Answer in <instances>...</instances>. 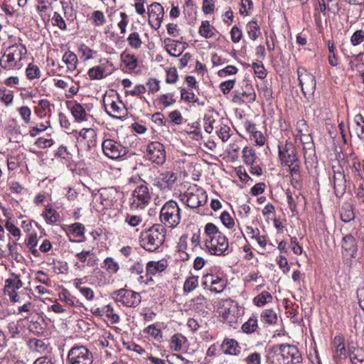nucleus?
Listing matches in <instances>:
<instances>
[{
    "label": "nucleus",
    "mask_w": 364,
    "mask_h": 364,
    "mask_svg": "<svg viewBox=\"0 0 364 364\" xmlns=\"http://www.w3.org/2000/svg\"><path fill=\"white\" fill-rule=\"evenodd\" d=\"M364 41V31L363 30L355 31L351 38L350 43L353 46H355L360 44Z\"/></svg>",
    "instance_id": "obj_51"
},
{
    "label": "nucleus",
    "mask_w": 364,
    "mask_h": 364,
    "mask_svg": "<svg viewBox=\"0 0 364 364\" xmlns=\"http://www.w3.org/2000/svg\"><path fill=\"white\" fill-rule=\"evenodd\" d=\"M298 80L304 95L313 94L316 90V78L305 68H299L297 70Z\"/></svg>",
    "instance_id": "obj_9"
},
{
    "label": "nucleus",
    "mask_w": 364,
    "mask_h": 364,
    "mask_svg": "<svg viewBox=\"0 0 364 364\" xmlns=\"http://www.w3.org/2000/svg\"><path fill=\"white\" fill-rule=\"evenodd\" d=\"M45 220L48 223L53 224L58 221L59 215L55 210L52 208H46V211L43 214Z\"/></svg>",
    "instance_id": "obj_46"
},
{
    "label": "nucleus",
    "mask_w": 364,
    "mask_h": 364,
    "mask_svg": "<svg viewBox=\"0 0 364 364\" xmlns=\"http://www.w3.org/2000/svg\"><path fill=\"white\" fill-rule=\"evenodd\" d=\"M333 346L335 347V354L333 358L336 361L342 358H346V350L344 345V339L341 336H336L333 341Z\"/></svg>",
    "instance_id": "obj_21"
},
{
    "label": "nucleus",
    "mask_w": 364,
    "mask_h": 364,
    "mask_svg": "<svg viewBox=\"0 0 364 364\" xmlns=\"http://www.w3.org/2000/svg\"><path fill=\"white\" fill-rule=\"evenodd\" d=\"M206 239L205 245L211 255L220 256L229 253L228 240L212 223H208L205 226Z\"/></svg>",
    "instance_id": "obj_2"
},
{
    "label": "nucleus",
    "mask_w": 364,
    "mask_h": 364,
    "mask_svg": "<svg viewBox=\"0 0 364 364\" xmlns=\"http://www.w3.org/2000/svg\"><path fill=\"white\" fill-rule=\"evenodd\" d=\"M18 111L23 122L28 124L30 122V117L31 114V111L29 107L23 106L19 107Z\"/></svg>",
    "instance_id": "obj_63"
},
{
    "label": "nucleus",
    "mask_w": 364,
    "mask_h": 364,
    "mask_svg": "<svg viewBox=\"0 0 364 364\" xmlns=\"http://www.w3.org/2000/svg\"><path fill=\"white\" fill-rule=\"evenodd\" d=\"M204 120V129L208 133L211 134L215 128V120L212 115L205 114L203 118Z\"/></svg>",
    "instance_id": "obj_48"
},
{
    "label": "nucleus",
    "mask_w": 364,
    "mask_h": 364,
    "mask_svg": "<svg viewBox=\"0 0 364 364\" xmlns=\"http://www.w3.org/2000/svg\"><path fill=\"white\" fill-rule=\"evenodd\" d=\"M181 99L187 102H198V97L191 90H187L185 88L181 90Z\"/></svg>",
    "instance_id": "obj_47"
},
{
    "label": "nucleus",
    "mask_w": 364,
    "mask_h": 364,
    "mask_svg": "<svg viewBox=\"0 0 364 364\" xmlns=\"http://www.w3.org/2000/svg\"><path fill=\"white\" fill-rule=\"evenodd\" d=\"M253 8V2L252 0H241V8L240 13L241 15L247 16Z\"/></svg>",
    "instance_id": "obj_53"
},
{
    "label": "nucleus",
    "mask_w": 364,
    "mask_h": 364,
    "mask_svg": "<svg viewBox=\"0 0 364 364\" xmlns=\"http://www.w3.org/2000/svg\"><path fill=\"white\" fill-rule=\"evenodd\" d=\"M272 299V296L268 291H264L253 299V303L257 306H263L268 302H270Z\"/></svg>",
    "instance_id": "obj_35"
},
{
    "label": "nucleus",
    "mask_w": 364,
    "mask_h": 364,
    "mask_svg": "<svg viewBox=\"0 0 364 364\" xmlns=\"http://www.w3.org/2000/svg\"><path fill=\"white\" fill-rule=\"evenodd\" d=\"M342 252L345 256L355 258L357 255V241L352 234H346L342 239Z\"/></svg>",
    "instance_id": "obj_19"
},
{
    "label": "nucleus",
    "mask_w": 364,
    "mask_h": 364,
    "mask_svg": "<svg viewBox=\"0 0 364 364\" xmlns=\"http://www.w3.org/2000/svg\"><path fill=\"white\" fill-rule=\"evenodd\" d=\"M71 113L77 121L87 120V114L85 109L79 104H75L71 108Z\"/></svg>",
    "instance_id": "obj_32"
},
{
    "label": "nucleus",
    "mask_w": 364,
    "mask_h": 364,
    "mask_svg": "<svg viewBox=\"0 0 364 364\" xmlns=\"http://www.w3.org/2000/svg\"><path fill=\"white\" fill-rule=\"evenodd\" d=\"M181 200L190 208L195 209L204 205L208 199L206 192L197 185L191 186L180 195Z\"/></svg>",
    "instance_id": "obj_5"
},
{
    "label": "nucleus",
    "mask_w": 364,
    "mask_h": 364,
    "mask_svg": "<svg viewBox=\"0 0 364 364\" xmlns=\"http://www.w3.org/2000/svg\"><path fill=\"white\" fill-rule=\"evenodd\" d=\"M26 73L28 79H38L41 77V70L39 68L33 63H29L26 69Z\"/></svg>",
    "instance_id": "obj_40"
},
{
    "label": "nucleus",
    "mask_w": 364,
    "mask_h": 364,
    "mask_svg": "<svg viewBox=\"0 0 364 364\" xmlns=\"http://www.w3.org/2000/svg\"><path fill=\"white\" fill-rule=\"evenodd\" d=\"M146 88H148L149 93H155L160 89V81L156 78L149 79L146 83Z\"/></svg>",
    "instance_id": "obj_50"
},
{
    "label": "nucleus",
    "mask_w": 364,
    "mask_h": 364,
    "mask_svg": "<svg viewBox=\"0 0 364 364\" xmlns=\"http://www.w3.org/2000/svg\"><path fill=\"white\" fill-rule=\"evenodd\" d=\"M333 182L335 194L336 196H342L345 193L346 190V176L341 167H338V169L336 170L335 167L333 166Z\"/></svg>",
    "instance_id": "obj_18"
},
{
    "label": "nucleus",
    "mask_w": 364,
    "mask_h": 364,
    "mask_svg": "<svg viewBox=\"0 0 364 364\" xmlns=\"http://www.w3.org/2000/svg\"><path fill=\"white\" fill-rule=\"evenodd\" d=\"M173 97L172 93L163 94L159 97V100L165 107H167L176 102Z\"/></svg>",
    "instance_id": "obj_55"
},
{
    "label": "nucleus",
    "mask_w": 364,
    "mask_h": 364,
    "mask_svg": "<svg viewBox=\"0 0 364 364\" xmlns=\"http://www.w3.org/2000/svg\"><path fill=\"white\" fill-rule=\"evenodd\" d=\"M237 304L231 299L223 301L219 307V312L222 315L223 320L230 324L237 321Z\"/></svg>",
    "instance_id": "obj_13"
},
{
    "label": "nucleus",
    "mask_w": 364,
    "mask_h": 364,
    "mask_svg": "<svg viewBox=\"0 0 364 364\" xmlns=\"http://www.w3.org/2000/svg\"><path fill=\"white\" fill-rule=\"evenodd\" d=\"M214 30L215 28L210 26L208 21H203L200 26L199 27L198 33L205 38H210L215 36Z\"/></svg>",
    "instance_id": "obj_28"
},
{
    "label": "nucleus",
    "mask_w": 364,
    "mask_h": 364,
    "mask_svg": "<svg viewBox=\"0 0 364 364\" xmlns=\"http://www.w3.org/2000/svg\"><path fill=\"white\" fill-rule=\"evenodd\" d=\"M252 68L254 69L255 73L257 75L258 77L263 79L266 77L267 73L263 64L260 63H253Z\"/></svg>",
    "instance_id": "obj_57"
},
{
    "label": "nucleus",
    "mask_w": 364,
    "mask_h": 364,
    "mask_svg": "<svg viewBox=\"0 0 364 364\" xmlns=\"http://www.w3.org/2000/svg\"><path fill=\"white\" fill-rule=\"evenodd\" d=\"M27 49L21 43H16L7 47L0 59V66L5 70H20L23 66Z\"/></svg>",
    "instance_id": "obj_3"
},
{
    "label": "nucleus",
    "mask_w": 364,
    "mask_h": 364,
    "mask_svg": "<svg viewBox=\"0 0 364 364\" xmlns=\"http://www.w3.org/2000/svg\"><path fill=\"white\" fill-rule=\"evenodd\" d=\"M63 61L67 65L69 70H73L76 68L77 58L75 53L70 51L66 52L63 55Z\"/></svg>",
    "instance_id": "obj_38"
},
{
    "label": "nucleus",
    "mask_w": 364,
    "mask_h": 364,
    "mask_svg": "<svg viewBox=\"0 0 364 364\" xmlns=\"http://www.w3.org/2000/svg\"><path fill=\"white\" fill-rule=\"evenodd\" d=\"M238 72V69L234 65H228L225 68L218 72V76L225 77L228 75H235Z\"/></svg>",
    "instance_id": "obj_54"
},
{
    "label": "nucleus",
    "mask_w": 364,
    "mask_h": 364,
    "mask_svg": "<svg viewBox=\"0 0 364 364\" xmlns=\"http://www.w3.org/2000/svg\"><path fill=\"white\" fill-rule=\"evenodd\" d=\"M242 158L247 165H253L257 159L254 150L249 146H245L242 150Z\"/></svg>",
    "instance_id": "obj_37"
},
{
    "label": "nucleus",
    "mask_w": 364,
    "mask_h": 364,
    "mask_svg": "<svg viewBox=\"0 0 364 364\" xmlns=\"http://www.w3.org/2000/svg\"><path fill=\"white\" fill-rule=\"evenodd\" d=\"M220 218V220L223 223V224L224 225H225L227 228H231L234 226V224H235L234 220L232 219V218L230 215V214L228 212L224 211L221 214Z\"/></svg>",
    "instance_id": "obj_59"
},
{
    "label": "nucleus",
    "mask_w": 364,
    "mask_h": 364,
    "mask_svg": "<svg viewBox=\"0 0 364 364\" xmlns=\"http://www.w3.org/2000/svg\"><path fill=\"white\" fill-rule=\"evenodd\" d=\"M6 229L14 237L17 238V240L20 239L21 236L20 229L16 227L14 223L6 221L4 225Z\"/></svg>",
    "instance_id": "obj_52"
},
{
    "label": "nucleus",
    "mask_w": 364,
    "mask_h": 364,
    "mask_svg": "<svg viewBox=\"0 0 364 364\" xmlns=\"http://www.w3.org/2000/svg\"><path fill=\"white\" fill-rule=\"evenodd\" d=\"M198 287V277L191 275L186 278L183 284V291L185 294H189Z\"/></svg>",
    "instance_id": "obj_31"
},
{
    "label": "nucleus",
    "mask_w": 364,
    "mask_h": 364,
    "mask_svg": "<svg viewBox=\"0 0 364 364\" xmlns=\"http://www.w3.org/2000/svg\"><path fill=\"white\" fill-rule=\"evenodd\" d=\"M121 60L126 68L129 70H133L137 67L138 60L136 57L133 54L123 52L121 54Z\"/></svg>",
    "instance_id": "obj_27"
},
{
    "label": "nucleus",
    "mask_w": 364,
    "mask_h": 364,
    "mask_svg": "<svg viewBox=\"0 0 364 364\" xmlns=\"http://www.w3.org/2000/svg\"><path fill=\"white\" fill-rule=\"evenodd\" d=\"M222 348L225 353L230 355H237L240 351L237 342L234 339H225L223 342Z\"/></svg>",
    "instance_id": "obj_24"
},
{
    "label": "nucleus",
    "mask_w": 364,
    "mask_h": 364,
    "mask_svg": "<svg viewBox=\"0 0 364 364\" xmlns=\"http://www.w3.org/2000/svg\"><path fill=\"white\" fill-rule=\"evenodd\" d=\"M127 41L129 45L134 49L139 48L142 44L139 34L136 32L130 33L127 38Z\"/></svg>",
    "instance_id": "obj_44"
},
{
    "label": "nucleus",
    "mask_w": 364,
    "mask_h": 364,
    "mask_svg": "<svg viewBox=\"0 0 364 364\" xmlns=\"http://www.w3.org/2000/svg\"><path fill=\"white\" fill-rule=\"evenodd\" d=\"M352 364H364V352L361 349H357L350 353Z\"/></svg>",
    "instance_id": "obj_45"
},
{
    "label": "nucleus",
    "mask_w": 364,
    "mask_h": 364,
    "mask_svg": "<svg viewBox=\"0 0 364 364\" xmlns=\"http://www.w3.org/2000/svg\"><path fill=\"white\" fill-rule=\"evenodd\" d=\"M186 341V337L181 333H176L173 335L170 339V348L173 351L180 352Z\"/></svg>",
    "instance_id": "obj_25"
},
{
    "label": "nucleus",
    "mask_w": 364,
    "mask_h": 364,
    "mask_svg": "<svg viewBox=\"0 0 364 364\" xmlns=\"http://www.w3.org/2000/svg\"><path fill=\"white\" fill-rule=\"evenodd\" d=\"M247 28L249 38L252 41L256 40L259 33V27L257 22L255 21H251L248 23Z\"/></svg>",
    "instance_id": "obj_41"
},
{
    "label": "nucleus",
    "mask_w": 364,
    "mask_h": 364,
    "mask_svg": "<svg viewBox=\"0 0 364 364\" xmlns=\"http://www.w3.org/2000/svg\"><path fill=\"white\" fill-rule=\"evenodd\" d=\"M355 218V214L350 205L343 207L341 212V219L345 223H348Z\"/></svg>",
    "instance_id": "obj_42"
},
{
    "label": "nucleus",
    "mask_w": 364,
    "mask_h": 364,
    "mask_svg": "<svg viewBox=\"0 0 364 364\" xmlns=\"http://www.w3.org/2000/svg\"><path fill=\"white\" fill-rule=\"evenodd\" d=\"M53 24L54 26H58L61 30L66 29V23L63 20V17L57 12H54L53 16L52 17Z\"/></svg>",
    "instance_id": "obj_56"
},
{
    "label": "nucleus",
    "mask_w": 364,
    "mask_h": 364,
    "mask_svg": "<svg viewBox=\"0 0 364 364\" xmlns=\"http://www.w3.org/2000/svg\"><path fill=\"white\" fill-rule=\"evenodd\" d=\"M178 80V73L175 68H171L166 71V82L169 84H173L176 82Z\"/></svg>",
    "instance_id": "obj_61"
},
{
    "label": "nucleus",
    "mask_w": 364,
    "mask_h": 364,
    "mask_svg": "<svg viewBox=\"0 0 364 364\" xmlns=\"http://www.w3.org/2000/svg\"><path fill=\"white\" fill-rule=\"evenodd\" d=\"M5 287H4V293L6 294V291H11V290L16 291V289H19L22 287L23 284L21 280L18 277H15L14 279H8L5 281Z\"/></svg>",
    "instance_id": "obj_34"
},
{
    "label": "nucleus",
    "mask_w": 364,
    "mask_h": 364,
    "mask_svg": "<svg viewBox=\"0 0 364 364\" xmlns=\"http://www.w3.org/2000/svg\"><path fill=\"white\" fill-rule=\"evenodd\" d=\"M112 298L127 306H136L141 302L139 294L132 290L121 289L112 293Z\"/></svg>",
    "instance_id": "obj_7"
},
{
    "label": "nucleus",
    "mask_w": 364,
    "mask_h": 364,
    "mask_svg": "<svg viewBox=\"0 0 364 364\" xmlns=\"http://www.w3.org/2000/svg\"><path fill=\"white\" fill-rule=\"evenodd\" d=\"M225 287V282L221 278L213 274V279L210 280V291L220 293Z\"/></svg>",
    "instance_id": "obj_36"
},
{
    "label": "nucleus",
    "mask_w": 364,
    "mask_h": 364,
    "mask_svg": "<svg viewBox=\"0 0 364 364\" xmlns=\"http://www.w3.org/2000/svg\"><path fill=\"white\" fill-rule=\"evenodd\" d=\"M279 158L282 166H291L297 162L296 148L293 144L286 142L284 145H279Z\"/></svg>",
    "instance_id": "obj_12"
},
{
    "label": "nucleus",
    "mask_w": 364,
    "mask_h": 364,
    "mask_svg": "<svg viewBox=\"0 0 364 364\" xmlns=\"http://www.w3.org/2000/svg\"><path fill=\"white\" fill-rule=\"evenodd\" d=\"M262 323L267 324H274L277 321V315L272 309H265L260 315Z\"/></svg>",
    "instance_id": "obj_29"
},
{
    "label": "nucleus",
    "mask_w": 364,
    "mask_h": 364,
    "mask_svg": "<svg viewBox=\"0 0 364 364\" xmlns=\"http://www.w3.org/2000/svg\"><path fill=\"white\" fill-rule=\"evenodd\" d=\"M161 222L168 228H175L181 222V210L178 203L170 200L162 207L160 212Z\"/></svg>",
    "instance_id": "obj_6"
},
{
    "label": "nucleus",
    "mask_w": 364,
    "mask_h": 364,
    "mask_svg": "<svg viewBox=\"0 0 364 364\" xmlns=\"http://www.w3.org/2000/svg\"><path fill=\"white\" fill-rule=\"evenodd\" d=\"M258 328L257 318L255 316H252L242 326V329L246 333H252L255 332Z\"/></svg>",
    "instance_id": "obj_33"
},
{
    "label": "nucleus",
    "mask_w": 364,
    "mask_h": 364,
    "mask_svg": "<svg viewBox=\"0 0 364 364\" xmlns=\"http://www.w3.org/2000/svg\"><path fill=\"white\" fill-rule=\"evenodd\" d=\"M149 179L153 183V185L157 186L161 190L170 189L174 184L177 179L176 173L172 171H163L159 174L155 178Z\"/></svg>",
    "instance_id": "obj_14"
},
{
    "label": "nucleus",
    "mask_w": 364,
    "mask_h": 364,
    "mask_svg": "<svg viewBox=\"0 0 364 364\" xmlns=\"http://www.w3.org/2000/svg\"><path fill=\"white\" fill-rule=\"evenodd\" d=\"M108 282L107 275L104 272L100 269H95L94 274L92 276V283L95 285L102 287L105 285Z\"/></svg>",
    "instance_id": "obj_39"
},
{
    "label": "nucleus",
    "mask_w": 364,
    "mask_h": 364,
    "mask_svg": "<svg viewBox=\"0 0 364 364\" xmlns=\"http://www.w3.org/2000/svg\"><path fill=\"white\" fill-rule=\"evenodd\" d=\"M79 56L80 59L87 60L91 58V49L82 44L79 48Z\"/></svg>",
    "instance_id": "obj_62"
},
{
    "label": "nucleus",
    "mask_w": 364,
    "mask_h": 364,
    "mask_svg": "<svg viewBox=\"0 0 364 364\" xmlns=\"http://www.w3.org/2000/svg\"><path fill=\"white\" fill-rule=\"evenodd\" d=\"M267 359L272 364H303V358L297 347L287 343L274 345L270 348Z\"/></svg>",
    "instance_id": "obj_1"
},
{
    "label": "nucleus",
    "mask_w": 364,
    "mask_h": 364,
    "mask_svg": "<svg viewBox=\"0 0 364 364\" xmlns=\"http://www.w3.org/2000/svg\"><path fill=\"white\" fill-rule=\"evenodd\" d=\"M103 314L105 315L112 323L119 322V316L114 313L113 308L110 305H106L102 309Z\"/></svg>",
    "instance_id": "obj_43"
},
{
    "label": "nucleus",
    "mask_w": 364,
    "mask_h": 364,
    "mask_svg": "<svg viewBox=\"0 0 364 364\" xmlns=\"http://www.w3.org/2000/svg\"><path fill=\"white\" fill-rule=\"evenodd\" d=\"M33 364H55V360L50 355H45L37 358Z\"/></svg>",
    "instance_id": "obj_64"
},
{
    "label": "nucleus",
    "mask_w": 364,
    "mask_h": 364,
    "mask_svg": "<svg viewBox=\"0 0 364 364\" xmlns=\"http://www.w3.org/2000/svg\"><path fill=\"white\" fill-rule=\"evenodd\" d=\"M104 154L110 159H116L124 156L127 148L113 139H106L102 144Z\"/></svg>",
    "instance_id": "obj_10"
},
{
    "label": "nucleus",
    "mask_w": 364,
    "mask_h": 364,
    "mask_svg": "<svg viewBox=\"0 0 364 364\" xmlns=\"http://www.w3.org/2000/svg\"><path fill=\"white\" fill-rule=\"evenodd\" d=\"M168 267V262L166 259H161L159 261H149L146 267V284L153 282L152 276H155L164 272Z\"/></svg>",
    "instance_id": "obj_17"
},
{
    "label": "nucleus",
    "mask_w": 364,
    "mask_h": 364,
    "mask_svg": "<svg viewBox=\"0 0 364 364\" xmlns=\"http://www.w3.org/2000/svg\"><path fill=\"white\" fill-rule=\"evenodd\" d=\"M147 13L149 24L155 29H158L161 26L164 18L163 6L160 4L154 2L148 7Z\"/></svg>",
    "instance_id": "obj_16"
},
{
    "label": "nucleus",
    "mask_w": 364,
    "mask_h": 364,
    "mask_svg": "<svg viewBox=\"0 0 364 364\" xmlns=\"http://www.w3.org/2000/svg\"><path fill=\"white\" fill-rule=\"evenodd\" d=\"M92 22L96 26H101L106 23V18L103 12L95 11L92 13Z\"/></svg>",
    "instance_id": "obj_49"
},
{
    "label": "nucleus",
    "mask_w": 364,
    "mask_h": 364,
    "mask_svg": "<svg viewBox=\"0 0 364 364\" xmlns=\"http://www.w3.org/2000/svg\"><path fill=\"white\" fill-rule=\"evenodd\" d=\"M146 157L156 164L162 165L166 161L164 146L159 141L149 143L146 146Z\"/></svg>",
    "instance_id": "obj_8"
},
{
    "label": "nucleus",
    "mask_w": 364,
    "mask_h": 364,
    "mask_svg": "<svg viewBox=\"0 0 364 364\" xmlns=\"http://www.w3.org/2000/svg\"><path fill=\"white\" fill-rule=\"evenodd\" d=\"M240 92L242 97H244L243 103H251L256 99L255 90L252 85L247 82H243V85L240 89Z\"/></svg>",
    "instance_id": "obj_23"
},
{
    "label": "nucleus",
    "mask_w": 364,
    "mask_h": 364,
    "mask_svg": "<svg viewBox=\"0 0 364 364\" xmlns=\"http://www.w3.org/2000/svg\"><path fill=\"white\" fill-rule=\"evenodd\" d=\"M68 360L70 364H91L89 350L85 346H75L68 352Z\"/></svg>",
    "instance_id": "obj_11"
},
{
    "label": "nucleus",
    "mask_w": 364,
    "mask_h": 364,
    "mask_svg": "<svg viewBox=\"0 0 364 364\" xmlns=\"http://www.w3.org/2000/svg\"><path fill=\"white\" fill-rule=\"evenodd\" d=\"M90 132V129L86 128L82 129L79 132V134L77 138V147L78 150L82 153L90 152L91 142V136Z\"/></svg>",
    "instance_id": "obj_20"
},
{
    "label": "nucleus",
    "mask_w": 364,
    "mask_h": 364,
    "mask_svg": "<svg viewBox=\"0 0 364 364\" xmlns=\"http://www.w3.org/2000/svg\"><path fill=\"white\" fill-rule=\"evenodd\" d=\"M29 346L31 350L39 353H44L48 350V344L46 341L32 338L29 341Z\"/></svg>",
    "instance_id": "obj_26"
},
{
    "label": "nucleus",
    "mask_w": 364,
    "mask_h": 364,
    "mask_svg": "<svg viewBox=\"0 0 364 364\" xmlns=\"http://www.w3.org/2000/svg\"><path fill=\"white\" fill-rule=\"evenodd\" d=\"M166 229L163 225L156 224L142 232L140 237L141 246L146 250H156L165 240Z\"/></svg>",
    "instance_id": "obj_4"
},
{
    "label": "nucleus",
    "mask_w": 364,
    "mask_h": 364,
    "mask_svg": "<svg viewBox=\"0 0 364 364\" xmlns=\"http://www.w3.org/2000/svg\"><path fill=\"white\" fill-rule=\"evenodd\" d=\"M164 42L166 51L171 56H179L182 53L183 47L181 42L171 38H166Z\"/></svg>",
    "instance_id": "obj_22"
},
{
    "label": "nucleus",
    "mask_w": 364,
    "mask_h": 364,
    "mask_svg": "<svg viewBox=\"0 0 364 364\" xmlns=\"http://www.w3.org/2000/svg\"><path fill=\"white\" fill-rule=\"evenodd\" d=\"M84 226L80 223H74L69 226V231L76 237L82 236L84 234Z\"/></svg>",
    "instance_id": "obj_58"
},
{
    "label": "nucleus",
    "mask_w": 364,
    "mask_h": 364,
    "mask_svg": "<svg viewBox=\"0 0 364 364\" xmlns=\"http://www.w3.org/2000/svg\"><path fill=\"white\" fill-rule=\"evenodd\" d=\"M150 199L148 187L146 185H140L133 191L132 206L134 208H142L149 202Z\"/></svg>",
    "instance_id": "obj_15"
},
{
    "label": "nucleus",
    "mask_w": 364,
    "mask_h": 364,
    "mask_svg": "<svg viewBox=\"0 0 364 364\" xmlns=\"http://www.w3.org/2000/svg\"><path fill=\"white\" fill-rule=\"evenodd\" d=\"M50 103L48 100L43 99L38 101V106L36 107V113L41 117L46 116L50 113Z\"/></svg>",
    "instance_id": "obj_30"
},
{
    "label": "nucleus",
    "mask_w": 364,
    "mask_h": 364,
    "mask_svg": "<svg viewBox=\"0 0 364 364\" xmlns=\"http://www.w3.org/2000/svg\"><path fill=\"white\" fill-rule=\"evenodd\" d=\"M144 331L147 333H149L150 335H151L153 337H154V338L157 339V340H159L160 338H162V332L160 329L156 328V326L154 325H149V326H147L145 329H144Z\"/></svg>",
    "instance_id": "obj_60"
}]
</instances>
